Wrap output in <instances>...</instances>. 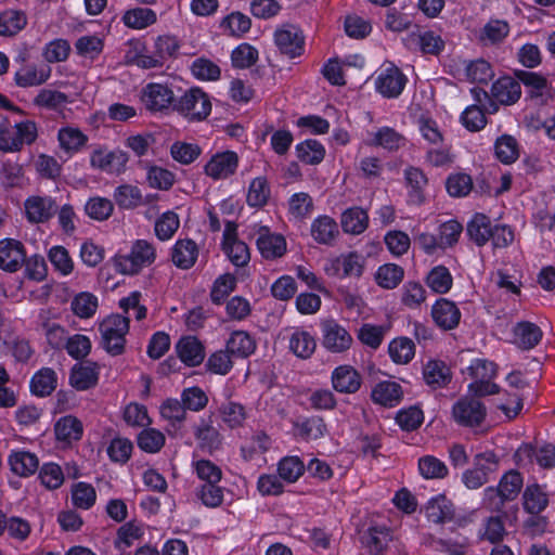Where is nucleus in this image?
<instances>
[{
  "label": "nucleus",
  "instance_id": "f257e3e1",
  "mask_svg": "<svg viewBox=\"0 0 555 555\" xmlns=\"http://www.w3.org/2000/svg\"><path fill=\"white\" fill-rule=\"evenodd\" d=\"M156 259L154 246L145 240H137L128 254H116L109 263L116 272L122 275H137L144 268L150 267Z\"/></svg>",
  "mask_w": 555,
  "mask_h": 555
},
{
  "label": "nucleus",
  "instance_id": "f03ea898",
  "mask_svg": "<svg viewBox=\"0 0 555 555\" xmlns=\"http://www.w3.org/2000/svg\"><path fill=\"white\" fill-rule=\"evenodd\" d=\"M128 332L129 318L118 313L106 317L100 323L103 346L112 354L121 353Z\"/></svg>",
  "mask_w": 555,
  "mask_h": 555
},
{
  "label": "nucleus",
  "instance_id": "7ed1b4c3",
  "mask_svg": "<svg viewBox=\"0 0 555 555\" xmlns=\"http://www.w3.org/2000/svg\"><path fill=\"white\" fill-rule=\"evenodd\" d=\"M466 370L467 374L474 379L468 386L470 392L481 397L499 391L498 385L491 382L496 375V369L493 362L477 358L470 362Z\"/></svg>",
  "mask_w": 555,
  "mask_h": 555
},
{
  "label": "nucleus",
  "instance_id": "20e7f679",
  "mask_svg": "<svg viewBox=\"0 0 555 555\" xmlns=\"http://www.w3.org/2000/svg\"><path fill=\"white\" fill-rule=\"evenodd\" d=\"M240 156L231 150L212 153L203 166L204 175L212 181L231 179L237 171Z\"/></svg>",
  "mask_w": 555,
  "mask_h": 555
},
{
  "label": "nucleus",
  "instance_id": "39448f33",
  "mask_svg": "<svg viewBox=\"0 0 555 555\" xmlns=\"http://www.w3.org/2000/svg\"><path fill=\"white\" fill-rule=\"evenodd\" d=\"M364 258L358 253L351 251L339 256L328 257L325 260L323 270L327 276L345 279L350 276L359 278L364 268Z\"/></svg>",
  "mask_w": 555,
  "mask_h": 555
},
{
  "label": "nucleus",
  "instance_id": "423d86ee",
  "mask_svg": "<svg viewBox=\"0 0 555 555\" xmlns=\"http://www.w3.org/2000/svg\"><path fill=\"white\" fill-rule=\"evenodd\" d=\"M321 344L331 353H345L351 348L353 338L344 325L328 319L321 323Z\"/></svg>",
  "mask_w": 555,
  "mask_h": 555
},
{
  "label": "nucleus",
  "instance_id": "0eeeda50",
  "mask_svg": "<svg viewBox=\"0 0 555 555\" xmlns=\"http://www.w3.org/2000/svg\"><path fill=\"white\" fill-rule=\"evenodd\" d=\"M34 124L29 121L18 122L11 126L4 119L0 122V151L4 153L18 151L24 143L34 140Z\"/></svg>",
  "mask_w": 555,
  "mask_h": 555
},
{
  "label": "nucleus",
  "instance_id": "6e6552de",
  "mask_svg": "<svg viewBox=\"0 0 555 555\" xmlns=\"http://www.w3.org/2000/svg\"><path fill=\"white\" fill-rule=\"evenodd\" d=\"M406 80L393 63L386 62L377 70L375 88L385 98H397L403 91Z\"/></svg>",
  "mask_w": 555,
  "mask_h": 555
},
{
  "label": "nucleus",
  "instance_id": "1a4fd4ad",
  "mask_svg": "<svg viewBox=\"0 0 555 555\" xmlns=\"http://www.w3.org/2000/svg\"><path fill=\"white\" fill-rule=\"evenodd\" d=\"M178 109L191 120H201L210 114L211 103L203 90L191 88L180 98Z\"/></svg>",
  "mask_w": 555,
  "mask_h": 555
},
{
  "label": "nucleus",
  "instance_id": "9d476101",
  "mask_svg": "<svg viewBox=\"0 0 555 555\" xmlns=\"http://www.w3.org/2000/svg\"><path fill=\"white\" fill-rule=\"evenodd\" d=\"M496 464L495 455L492 452L479 453L474 459V467L462 474V482L469 490L481 488L489 481L492 467Z\"/></svg>",
  "mask_w": 555,
  "mask_h": 555
},
{
  "label": "nucleus",
  "instance_id": "9b49d317",
  "mask_svg": "<svg viewBox=\"0 0 555 555\" xmlns=\"http://www.w3.org/2000/svg\"><path fill=\"white\" fill-rule=\"evenodd\" d=\"M222 250L228 259L236 267H244L249 262L250 254L245 242L237 237V224L228 221L223 230Z\"/></svg>",
  "mask_w": 555,
  "mask_h": 555
},
{
  "label": "nucleus",
  "instance_id": "f8f14e48",
  "mask_svg": "<svg viewBox=\"0 0 555 555\" xmlns=\"http://www.w3.org/2000/svg\"><path fill=\"white\" fill-rule=\"evenodd\" d=\"M274 43L279 51L289 59L300 56L305 52V36L294 25H283L274 33Z\"/></svg>",
  "mask_w": 555,
  "mask_h": 555
},
{
  "label": "nucleus",
  "instance_id": "ddd939ff",
  "mask_svg": "<svg viewBox=\"0 0 555 555\" xmlns=\"http://www.w3.org/2000/svg\"><path fill=\"white\" fill-rule=\"evenodd\" d=\"M519 80L525 87L526 94L535 104H547L555 96V88L546 77L538 73L525 72L520 75Z\"/></svg>",
  "mask_w": 555,
  "mask_h": 555
},
{
  "label": "nucleus",
  "instance_id": "4468645a",
  "mask_svg": "<svg viewBox=\"0 0 555 555\" xmlns=\"http://www.w3.org/2000/svg\"><path fill=\"white\" fill-rule=\"evenodd\" d=\"M452 414L460 425L474 427L485 420L486 408L478 399L465 397L453 405Z\"/></svg>",
  "mask_w": 555,
  "mask_h": 555
},
{
  "label": "nucleus",
  "instance_id": "2eb2a0df",
  "mask_svg": "<svg viewBox=\"0 0 555 555\" xmlns=\"http://www.w3.org/2000/svg\"><path fill=\"white\" fill-rule=\"evenodd\" d=\"M331 384L339 393L353 395L361 388L362 376L352 365L340 364L332 371Z\"/></svg>",
  "mask_w": 555,
  "mask_h": 555
},
{
  "label": "nucleus",
  "instance_id": "dca6fc26",
  "mask_svg": "<svg viewBox=\"0 0 555 555\" xmlns=\"http://www.w3.org/2000/svg\"><path fill=\"white\" fill-rule=\"evenodd\" d=\"M128 155L121 150H95L90 156L91 166L107 173H121L128 163Z\"/></svg>",
  "mask_w": 555,
  "mask_h": 555
},
{
  "label": "nucleus",
  "instance_id": "f3484780",
  "mask_svg": "<svg viewBox=\"0 0 555 555\" xmlns=\"http://www.w3.org/2000/svg\"><path fill=\"white\" fill-rule=\"evenodd\" d=\"M172 90L162 83H149L141 92V101L149 111L159 112L168 108L173 102Z\"/></svg>",
  "mask_w": 555,
  "mask_h": 555
},
{
  "label": "nucleus",
  "instance_id": "a211bd4d",
  "mask_svg": "<svg viewBox=\"0 0 555 555\" xmlns=\"http://www.w3.org/2000/svg\"><path fill=\"white\" fill-rule=\"evenodd\" d=\"M26 260V251L23 245L13 238L0 241V269L15 272L23 267Z\"/></svg>",
  "mask_w": 555,
  "mask_h": 555
},
{
  "label": "nucleus",
  "instance_id": "6ab92c4d",
  "mask_svg": "<svg viewBox=\"0 0 555 555\" xmlns=\"http://www.w3.org/2000/svg\"><path fill=\"white\" fill-rule=\"evenodd\" d=\"M363 144L396 151L405 144V139L393 128L384 126L374 131H367Z\"/></svg>",
  "mask_w": 555,
  "mask_h": 555
},
{
  "label": "nucleus",
  "instance_id": "aec40b11",
  "mask_svg": "<svg viewBox=\"0 0 555 555\" xmlns=\"http://www.w3.org/2000/svg\"><path fill=\"white\" fill-rule=\"evenodd\" d=\"M257 248L263 258L276 259L286 253L287 244L282 234L272 233L268 228H261L257 238Z\"/></svg>",
  "mask_w": 555,
  "mask_h": 555
},
{
  "label": "nucleus",
  "instance_id": "412c9836",
  "mask_svg": "<svg viewBox=\"0 0 555 555\" xmlns=\"http://www.w3.org/2000/svg\"><path fill=\"white\" fill-rule=\"evenodd\" d=\"M176 352L186 366L199 365L205 359V348L194 336H183L176 344Z\"/></svg>",
  "mask_w": 555,
  "mask_h": 555
},
{
  "label": "nucleus",
  "instance_id": "4be33fe9",
  "mask_svg": "<svg viewBox=\"0 0 555 555\" xmlns=\"http://www.w3.org/2000/svg\"><path fill=\"white\" fill-rule=\"evenodd\" d=\"M431 317L439 327L452 330L460 323L461 311L453 301L440 298L431 307Z\"/></svg>",
  "mask_w": 555,
  "mask_h": 555
},
{
  "label": "nucleus",
  "instance_id": "5701e85b",
  "mask_svg": "<svg viewBox=\"0 0 555 555\" xmlns=\"http://www.w3.org/2000/svg\"><path fill=\"white\" fill-rule=\"evenodd\" d=\"M124 59L127 64L137 65L140 68L157 67L153 53H149L146 43L142 39H130L126 42Z\"/></svg>",
  "mask_w": 555,
  "mask_h": 555
},
{
  "label": "nucleus",
  "instance_id": "b1692460",
  "mask_svg": "<svg viewBox=\"0 0 555 555\" xmlns=\"http://www.w3.org/2000/svg\"><path fill=\"white\" fill-rule=\"evenodd\" d=\"M520 95V82L509 76L500 77L491 88V96L500 104L512 105L519 100Z\"/></svg>",
  "mask_w": 555,
  "mask_h": 555
},
{
  "label": "nucleus",
  "instance_id": "393cba45",
  "mask_svg": "<svg viewBox=\"0 0 555 555\" xmlns=\"http://www.w3.org/2000/svg\"><path fill=\"white\" fill-rule=\"evenodd\" d=\"M402 397V387L395 380H382L377 383L371 393V398L375 403L386 408L398 405Z\"/></svg>",
  "mask_w": 555,
  "mask_h": 555
},
{
  "label": "nucleus",
  "instance_id": "a878e982",
  "mask_svg": "<svg viewBox=\"0 0 555 555\" xmlns=\"http://www.w3.org/2000/svg\"><path fill=\"white\" fill-rule=\"evenodd\" d=\"M83 434L82 423L73 415L59 418L54 424V435L57 442L70 444L79 440Z\"/></svg>",
  "mask_w": 555,
  "mask_h": 555
},
{
  "label": "nucleus",
  "instance_id": "bb28decb",
  "mask_svg": "<svg viewBox=\"0 0 555 555\" xmlns=\"http://www.w3.org/2000/svg\"><path fill=\"white\" fill-rule=\"evenodd\" d=\"M98 365L92 362L75 364L69 375V384L77 390H87L98 383Z\"/></svg>",
  "mask_w": 555,
  "mask_h": 555
},
{
  "label": "nucleus",
  "instance_id": "cd10ccee",
  "mask_svg": "<svg viewBox=\"0 0 555 555\" xmlns=\"http://www.w3.org/2000/svg\"><path fill=\"white\" fill-rule=\"evenodd\" d=\"M271 198V185L264 176H258L250 180L246 192V203L249 207L261 208Z\"/></svg>",
  "mask_w": 555,
  "mask_h": 555
},
{
  "label": "nucleus",
  "instance_id": "c85d7f7f",
  "mask_svg": "<svg viewBox=\"0 0 555 555\" xmlns=\"http://www.w3.org/2000/svg\"><path fill=\"white\" fill-rule=\"evenodd\" d=\"M453 513V504L444 494H437L433 496L425 507L427 519L435 524H442L451 520Z\"/></svg>",
  "mask_w": 555,
  "mask_h": 555
},
{
  "label": "nucleus",
  "instance_id": "c756f323",
  "mask_svg": "<svg viewBox=\"0 0 555 555\" xmlns=\"http://www.w3.org/2000/svg\"><path fill=\"white\" fill-rule=\"evenodd\" d=\"M251 27L250 18L238 11H233L223 16L220 21L219 28L225 36L242 38Z\"/></svg>",
  "mask_w": 555,
  "mask_h": 555
},
{
  "label": "nucleus",
  "instance_id": "7c9ffc66",
  "mask_svg": "<svg viewBox=\"0 0 555 555\" xmlns=\"http://www.w3.org/2000/svg\"><path fill=\"white\" fill-rule=\"evenodd\" d=\"M121 22L128 28L142 30L157 22V14L150 8L137 7L126 10L121 16Z\"/></svg>",
  "mask_w": 555,
  "mask_h": 555
},
{
  "label": "nucleus",
  "instance_id": "2f4dec72",
  "mask_svg": "<svg viewBox=\"0 0 555 555\" xmlns=\"http://www.w3.org/2000/svg\"><path fill=\"white\" fill-rule=\"evenodd\" d=\"M542 338V331L531 322H519L513 330V343L521 349H531Z\"/></svg>",
  "mask_w": 555,
  "mask_h": 555
},
{
  "label": "nucleus",
  "instance_id": "473e14b6",
  "mask_svg": "<svg viewBox=\"0 0 555 555\" xmlns=\"http://www.w3.org/2000/svg\"><path fill=\"white\" fill-rule=\"evenodd\" d=\"M288 347L296 357L309 359L315 351L317 341L311 333L296 328L289 336Z\"/></svg>",
  "mask_w": 555,
  "mask_h": 555
},
{
  "label": "nucleus",
  "instance_id": "72a5a7b5",
  "mask_svg": "<svg viewBox=\"0 0 555 555\" xmlns=\"http://www.w3.org/2000/svg\"><path fill=\"white\" fill-rule=\"evenodd\" d=\"M423 378L431 388H440L450 382L451 373L443 361L429 360L424 365Z\"/></svg>",
  "mask_w": 555,
  "mask_h": 555
},
{
  "label": "nucleus",
  "instance_id": "f704fd0d",
  "mask_svg": "<svg viewBox=\"0 0 555 555\" xmlns=\"http://www.w3.org/2000/svg\"><path fill=\"white\" fill-rule=\"evenodd\" d=\"M425 283L433 293L444 295L452 288L453 276L447 267L439 264L427 273Z\"/></svg>",
  "mask_w": 555,
  "mask_h": 555
},
{
  "label": "nucleus",
  "instance_id": "c9c22d12",
  "mask_svg": "<svg viewBox=\"0 0 555 555\" xmlns=\"http://www.w3.org/2000/svg\"><path fill=\"white\" fill-rule=\"evenodd\" d=\"M312 210L313 202L308 193L299 192L289 197L287 205L289 221L301 222L311 215Z\"/></svg>",
  "mask_w": 555,
  "mask_h": 555
},
{
  "label": "nucleus",
  "instance_id": "e433bc0d",
  "mask_svg": "<svg viewBox=\"0 0 555 555\" xmlns=\"http://www.w3.org/2000/svg\"><path fill=\"white\" fill-rule=\"evenodd\" d=\"M311 235L320 244H330L338 234L336 221L326 215L317 217L310 229Z\"/></svg>",
  "mask_w": 555,
  "mask_h": 555
},
{
  "label": "nucleus",
  "instance_id": "4c0bfd02",
  "mask_svg": "<svg viewBox=\"0 0 555 555\" xmlns=\"http://www.w3.org/2000/svg\"><path fill=\"white\" fill-rule=\"evenodd\" d=\"M408 188L409 201L420 205L424 201V188L427 185V178L424 172L415 167H409L404 171Z\"/></svg>",
  "mask_w": 555,
  "mask_h": 555
},
{
  "label": "nucleus",
  "instance_id": "58836bf2",
  "mask_svg": "<svg viewBox=\"0 0 555 555\" xmlns=\"http://www.w3.org/2000/svg\"><path fill=\"white\" fill-rule=\"evenodd\" d=\"M60 147L69 154L78 152L88 141V137L77 127H62L57 132Z\"/></svg>",
  "mask_w": 555,
  "mask_h": 555
},
{
  "label": "nucleus",
  "instance_id": "ea45409f",
  "mask_svg": "<svg viewBox=\"0 0 555 555\" xmlns=\"http://www.w3.org/2000/svg\"><path fill=\"white\" fill-rule=\"evenodd\" d=\"M509 24L504 20L492 18L482 27L479 40L485 46H494L502 42L509 34Z\"/></svg>",
  "mask_w": 555,
  "mask_h": 555
},
{
  "label": "nucleus",
  "instance_id": "a19ab883",
  "mask_svg": "<svg viewBox=\"0 0 555 555\" xmlns=\"http://www.w3.org/2000/svg\"><path fill=\"white\" fill-rule=\"evenodd\" d=\"M198 256L196 244L191 240H179L172 248V261L181 269L191 268Z\"/></svg>",
  "mask_w": 555,
  "mask_h": 555
},
{
  "label": "nucleus",
  "instance_id": "79ce46f5",
  "mask_svg": "<svg viewBox=\"0 0 555 555\" xmlns=\"http://www.w3.org/2000/svg\"><path fill=\"white\" fill-rule=\"evenodd\" d=\"M99 308V298L91 292H80L70 301L73 313L79 319L92 318Z\"/></svg>",
  "mask_w": 555,
  "mask_h": 555
},
{
  "label": "nucleus",
  "instance_id": "37998d69",
  "mask_svg": "<svg viewBox=\"0 0 555 555\" xmlns=\"http://www.w3.org/2000/svg\"><path fill=\"white\" fill-rule=\"evenodd\" d=\"M388 354L396 364H408L415 356V344L408 337L393 338L388 345Z\"/></svg>",
  "mask_w": 555,
  "mask_h": 555
},
{
  "label": "nucleus",
  "instance_id": "c03bdc74",
  "mask_svg": "<svg viewBox=\"0 0 555 555\" xmlns=\"http://www.w3.org/2000/svg\"><path fill=\"white\" fill-rule=\"evenodd\" d=\"M159 414L163 421L167 422L168 427L178 429L186 417V411L183 404L175 398H168L159 405Z\"/></svg>",
  "mask_w": 555,
  "mask_h": 555
},
{
  "label": "nucleus",
  "instance_id": "a18cd8bd",
  "mask_svg": "<svg viewBox=\"0 0 555 555\" xmlns=\"http://www.w3.org/2000/svg\"><path fill=\"white\" fill-rule=\"evenodd\" d=\"M227 349L232 356L247 358L255 351L256 341L247 332L236 331L228 339Z\"/></svg>",
  "mask_w": 555,
  "mask_h": 555
},
{
  "label": "nucleus",
  "instance_id": "49530a36",
  "mask_svg": "<svg viewBox=\"0 0 555 555\" xmlns=\"http://www.w3.org/2000/svg\"><path fill=\"white\" fill-rule=\"evenodd\" d=\"M340 222L346 233L360 234L367 228L369 216L364 209L352 207L343 212Z\"/></svg>",
  "mask_w": 555,
  "mask_h": 555
},
{
  "label": "nucleus",
  "instance_id": "de8ad7c7",
  "mask_svg": "<svg viewBox=\"0 0 555 555\" xmlns=\"http://www.w3.org/2000/svg\"><path fill=\"white\" fill-rule=\"evenodd\" d=\"M403 276L404 270L396 263L382 264L374 275L376 284L385 289L396 288L403 280Z\"/></svg>",
  "mask_w": 555,
  "mask_h": 555
},
{
  "label": "nucleus",
  "instance_id": "09e8293b",
  "mask_svg": "<svg viewBox=\"0 0 555 555\" xmlns=\"http://www.w3.org/2000/svg\"><path fill=\"white\" fill-rule=\"evenodd\" d=\"M72 504L79 509H90L96 501V491L91 483L75 482L70 489Z\"/></svg>",
  "mask_w": 555,
  "mask_h": 555
},
{
  "label": "nucleus",
  "instance_id": "8fccbe9b",
  "mask_svg": "<svg viewBox=\"0 0 555 555\" xmlns=\"http://www.w3.org/2000/svg\"><path fill=\"white\" fill-rule=\"evenodd\" d=\"M180 48L177 37L171 35H160L154 41L153 59L156 60L157 67L175 56Z\"/></svg>",
  "mask_w": 555,
  "mask_h": 555
},
{
  "label": "nucleus",
  "instance_id": "3c124183",
  "mask_svg": "<svg viewBox=\"0 0 555 555\" xmlns=\"http://www.w3.org/2000/svg\"><path fill=\"white\" fill-rule=\"evenodd\" d=\"M9 465L13 474L20 477H29L35 473V454L14 450L9 456Z\"/></svg>",
  "mask_w": 555,
  "mask_h": 555
},
{
  "label": "nucleus",
  "instance_id": "603ef678",
  "mask_svg": "<svg viewBox=\"0 0 555 555\" xmlns=\"http://www.w3.org/2000/svg\"><path fill=\"white\" fill-rule=\"evenodd\" d=\"M417 467L424 479H443L449 474L446 463L434 455L420 457Z\"/></svg>",
  "mask_w": 555,
  "mask_h": 555
},
{
  "label": "nucleus",
  "instance_id": "864d4df0",
  "mask_svg": "<svg viewBox=\"0 0 555 555\" xmlns=\"http://www.w3.org/2000/svg\"><path fill=\"white\" fill-rule=\"evenodd\" d=\"M297 157L310 165L320 164L325 156L324 145L317 140H306L296 146Z\"/></svg>",
  "mask_w": 555,
  "mask_h": 555
},
{
  "label": "nucleus",
  "instance_id": "5fc2aeb1",
  "mask_svg": "<svg viewBox=\"0 0 555 555\" xmlns=\"http://www.w3.org/2000/svg\"><path fill=\"white\" fill-rule=\"evenodd\" d=\"M469 237L479 246L486 244L490 238V219L483 214H476L467 224Z\"/></svg>",
  "mask_w": 555,
  "mask_h": 555
},
{
  "label": "nucleus",
  "instance_id": "6e6d98bb",
  "mask_svg": "<svg viewBox=\"0 0 555 555\" xmlns=\"http://www.w3.org/2000/svg\"><path fill=\"white\" fill-rule=\"evenodd\" d=\"M27 20L22 11L8 10L0 13V36H14L26 26Z\"/></svg>",
  "mask_w": 555,
  "mask_h": 555
},
{
  "label": "nucleus",
  "instance_id": "4d7b16f0",
  "mask_svg": "<svg viewBox=\"0 0 555 555\" xmlns=\"http://www.w3.org/2000/svg\"><path fill=\"white\" fill-rule=\"evenodd\" d=\"M271 447V439L263 433L254 435L242 446V455L246 461H256Z\"/></svg>",
  "mask_w": 555,
  "mask_h": 555
},
{
  "label": "nucleus",
  "instance_id": "13d9d810",
  "mask_svg": "<svg viewBox=\"0 0 555 555\" xmlns=\"http://www.w3.org/2000/svg\"><path fill=\"white\" fill-rule=\"evenodd\" d=\"M258 57V50L247 42L240 43L231 52L232 66L240 69L251 67Z\"/></svg>",
  "mask_w": 555,
  "mask_h": 555
},
{
  "label": "nucleus",
  "instance_id": "bf43d9fd",
  "mask_svg": "<svg viewBox=\"0 0 555 555\" xmlns=\"http://www.w3.org/2000/svg\"><path fill=\"white\" fill-rule=\"evenodd\" d=\"M305 472V464L298 456H285L278 464V473L282 480L294 483Z\"/></svg>",
  "mask_w": 555,
  "mask_h": 555
},
{
  "label": "nucleus",
  "instance_id": "052dcab7",
  "mask_svg": "<svg viewBox=\"0 0 555 555\" xmlns=\"http://www.w3.org/2000/svg\"><path fill=\"white\" fill-rule=\"evenodd\" d=\"M546 492L538 485L528 486L524 492V507L530 514L541 513L547 505Z\"/></svg>",
  "mask_w": 555,
  "mask_h": 555
},
{
  "label": "nucleus",
  "instance_id": "680f3d73",
  "mask_svg": "<svg viewBox=\"0 0 555 555\" xmlns=\"http://www.w3.org/2000/svg\"><path fill=\"white\" fill-rule=\"evenodd\" d=\"M179 227V216L172 210H167L156 220L154 230L160 241H168L173 236Z\"/></svg>",
  "mask_w": 555,
  "mask_h": 555
},
{
  "label": "nucleus",
  "instance_id": "e2e57ef3",
  "mask_svg": "<svg viewBox=\"0 0 555 555\" xmlns=\"http://www.w3.org/2000/svg\"><path fill=\"white\" fill-rule=\"evenodd\" d=\"M114 199L120 208L131 209L141 204L142 193L135 185L122 184L116 188Z\"/></svg>",
  "mask_w": 555,
  "mask_h": 555
},
{
  "label": "nucleus",
  "instance_id": "0e129e2a",
  "mask_svg": "<svg viewBox=\"0 0 555 555\" xmlns=\"http://www.w3.org/2000/svg\"><path fill=\"white\" fill-rule=\"evenodd\" d=\"M496 158L503 164H512L519 156L518 144L512 135H502L498 138L494 144Z\"/></svg>",
  "mask_w": 555,
  "mask_h": 555
},
{
  "label": "nucleus",
  "instance_id": "69168bd1",
  "mask_svg": "<svg viewBox=\"0 0 555 555\" xmlns=\"http://www.w3.org/2000/svg\"><path fill=\"white\" fill-rule=\"evenodd\" d=\"M201 154L202 149L196 143L177 141L170 147L171 157L182 165L192 164Z\"/></svg>",
  "mask_w": 555,
  "mask_h": 555
},
{
  "label": "nucleus",
  "instance_id": "338daca9",
  "mask_svg": "<svg viewBox=\"0 0 555 555\" xmlns=\"http://www.w3.org/2000/svg\"><path fill=\"white\" fill-rule=\"evenodd\" d=\"M48 258L54 270L62 276L69 275L74 270V261L67 249L63 246H53L49 249Z\"/></svg>",
  "mask_w": 555,
  "mask_h": 555
},
{
  "label": "nucleus",
  "instance_id": "774afa93",
  "mask_svg": "<svg viewBox=\"0 0 555 555\" xmlns=\"http://www.w3.org/2000/svg\"><path fill=\"white\" fill-rule=\"evenodd\" d=\"M465 75L470 82L488 83L493 78L494 72L489 62L480 59L466 65Z\"/></svg>",
  "mask_w": 555,
  "mask_h": 555
}]
</instances>
